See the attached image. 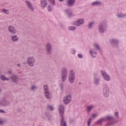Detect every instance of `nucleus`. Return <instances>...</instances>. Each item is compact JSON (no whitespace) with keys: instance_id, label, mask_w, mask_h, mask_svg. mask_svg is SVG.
<instances>
[{"instance_id":"1","label":"nucleus","mask_w":126,"mask_h":126,"mask_svg":"<svg viewBox=\"0 0 126 126\" xmlns=\"http://www.w3.org/2000/svg\"><path fill=\"white\" fill-rule=\"evenodd\" d=\"M108 28V21L107 20H103L101 22L97 27V30L99 33L103 34L105 33Z\"/></svg>"},{"instance_id":"2","label":"nucleus","mask_w":126,"mask_h":126,"mask_svg":"<svg viewBox=\"0 0 126 126\" xmlns=\"http://www.w3.org/2000/svg\"><path fill=\"white\" fill-rule=\"evenodd\" d=\"M94 48L91 49L89 51V54L93 59L96 58V56L97 55L96 51H101L100 46H99L97 43L94 44Z\"/></svg>"},{"instance_id":"3","label":"nucleus","mask_w":126,"mask_h":126,"mask_svg":"<svg viewBox=\"0 0 126 126\" xmlns=\"http://www.w3.org/2000/svg\"><path fill=\"white\" fill-rule=\"evenodd\" d=\"M68 74V71L67 68L65 67H63L61 68V76L62 82H64L67 78V75Z\"/></svg>"},{"instance_id":"4","label":"nucleus","mask_w":126,"mask_h":126,"mask_svg":"<svg viewBox=\"0 0 126 126\" xmlns=\"http://www.w3.org/2000/svg\"><path fill=\"white\" fill-rule=\"evenodd\" d=\"M75 72H74V70L73 69H70L69 71L68 79L69 82L71 84L74 83V81H75Z\"/></svg>"},{"instance_id":"5","label":"nucleus","mask_w":126,"mask_h":126,"mask_svg":"<svg viewBox=\"0 0 126 126\" xmlns=\"http://www.w3.org/2000/svg\"><path fill=\"white\" fill-rule=\"evenodd\" d=\"M102 92L104 97L108 98L110 95V87L107 84L103 85L102 88Z\"/></svg>"},{"instance_id":"6","label":"nucleus","mask_w":126,"mask_h":126,"mask_svg":"<svg viewBox=\"0 0 126 126\" xmlns=\"http://www.w3.org/2000/svg\"><path fill=\"white\" fill-rule=\"evenodd\" d=\"M100 73L104 80L107 82L111 81V77H110V75L107 73L106 71L104 70H101Z\"/></svg>"},{"instance_id":"7","label":"nucleus","mask_w":126,"mask_h":126,"mask_svg":"<svg viewBox=\"0 0 126 126\" xmlns=\"http://www.w3.org/2000/svg\"><path fill=\"white\" fill-rule=\"evenodd\" d=\"M11 103V101L7 100L5 98L0 99V107H6Z\"/></svg>"},{"instance_id":"8","label":"nucleus","mask_w":126,"mask_h":126,"mask_svg":"<svg viewBox=\"0 0 126 126\" xmlns=\"http://www.w3.org/2000/svg\"><path fill=\"white\" fill-rule=\"evenodd\" d=\"M52 44L50 42H47L45 45V50L47 55H51L52 54Z\"/></svg>"},{"instance_id":"9","label":"nucleus","mask_w":126,"mask_h":126,"mask_svg":"<svg viewBox=\"0 0 126 126\" xmlns=\"http://www.w3.org/2000/svg\"><path fill=\"white\" fill-rule=\"evenodd\" d=\"M73 24L75 26L79 27V26H81V25L84 24V19H79L77 21H74Z\"/></svg>"},{"instance_id":"10","label":"nucleus","mask_w":126,"mask_h":126,"mask_svg":"<svg viewBox=\"0 0 126 126\" xmlns=\"http://www.w3.org/2000/svg\"><path fill=\"white\" fill-rule=\"evenodd\" d=\"M70 101H71V95H67L65 96H64L63 98V102L65 104V105H67V104H69V103H70Z\"/></svg>"},{"instance_id":"11","label":"nucleus","mask_w":126,"mask_h":126,"mask_svg":"<svg viewBox=\"0 0 126 126\" xmlns=\"http://www.w3.org/2000/svg\"><path fill=\"white\" fill-rule=\"evenodd\" d=\"M35 63V58L33 57H30L28 58V64L31 67L34 66Z\"/></svg>"},{"instance_id":"12","label":"nucleus","mask_w":126,"mask_h":126,"mask_svg":"<svg viewBox=\"0 0 126 126\" xmlns=\"http://www.w3.org/2000/svg\"><path fill=\"white\" fill-rule=\"evenodd\" d=\"M58 110L61 118L64 117L63 113H64V107L63 106V105L62 104H60L58 107Z\"/></svg>"},{"instance_id":"13","label":"nucleus","mask_w":126,"mask_h":126,"mask_svg":"<svg viewBox=\"0 0 126 126\" xmlns=\"http://www.w3.org/2000/svg\"><path fill=\"white\" fill-rule=\"evenodd\" d=\"M110 43L114 48H118V45H119V40L118 39H112L110 40Z\"/></svg>"},{"instance_id":"14","label":"nucleus","mask_w":126,"mask_h":126,"mask_svg":"<svg viewBox=\"0 0 126 126\" xmlns=\"http://www.w3.org/2000/svg\"><path fill=\"white\" fill-rule=\"evenodd\" d=\"M64 12L66 15L69 18H71V17H73V16H74V15H73V14L72 13V11H71L70 9H67L65 10Z\"/></svg>"},{"instance_id":"15","label":"nucleus","mask_w":126,"mask_h":126,"mask_svg":"<svg viewBox=\"0 0 126 126\" xmlns=\"http://www.w3.org/2000/svg\"><path fill=\"white\" fill-rule=\"evenodd\" d=\"M8 30L11 34H16V33H17V31L15 28L12 26H9L8 27Z\"/></svg>"},{"instance_id":"16","label":"nucleus","mask_w":126,"mask_h":126,"mask_svg":"<svg viewBox=\"0 0 126 126\" xmlns=\"http://www.w3.org/2000/svg\"><path fill=\"white\" fill-rule=\"evenodd\" d=\"M75 0H68L66 2L67 6H68V7L73 6L75 4Z\"/></svg>"},{"instance_id":"17","label":"nucleus","mask_w":126,"mask_h":126,"mask_svg":"<svg viewBox=\"0 0 126 126\" xmlns=\"http://www.w3.org/2000/svg\"><path fill=\"white\" fill-rule=\"evenodd\" d=\"M61 120L60 125V126H67V124H66V122L64 120V117H61Z\"/></svg>"},{"instance_id":"18","label":"nucleus","mask_w":126,"mask_h":126,"mask_svg":"<svg viewBox=\"0 0 126 126\" xmlns=\"http://www.w3.org/2000/svg\"><path fill=\"white\" fill-rule=\"evenodd\" d=\"M10 79L12 82L16 83L18 81V76L16 75H13L10 77Z\"/></svg>"},{"instance_id":"19","label":"nucleus","mask_w":126,"mask_h":126,"mask_svg":"<svg viewBox=\"0 0 126 126\" xmlns=\"http://www.w3.org/2000/svg\"><path fill=\"white\" fill-rule=\"evenodd\" d=\"M26 3L27 4L28 8H29L30 10H31L32 11H34V8H33L30 2H29V1H26Z\"/></svg>"},{"instance_id":"20","label":"nucleus","mask_w":126,"mask_h":126,"mask_svg":"<svg viewBox=\"0 0 126 126\" xmlns=\"http://www.w3.org/2000/svg\"><path fill=\"white\" fill-rule=\"evenodd\" d=\"M40 4L41 8H42V9H44V8L46 7V6L47 5V1H46V0H41Z\"/></svg>"},{"instance_id":"21","label":"nucleus","mask_w":126,"mask_h":126,"mask_svg":"<svg viewBox=\"0 0 126 126\" xmlns=\"http://www.w3.org/2000/svg\"><path fill=\"white\" fill-rule=\"evenodd\" d=\"M94 85H99L100 84V77L94 78Z\"/></svg>"},{"instance_id":"22","label":"nucleus","mask_w":126,"mask_h":126,"mask_svg":"<svg viewBox=\"0 0 126 126\" xmlns=\"http://www.w3.org/2000/svg\"><path fill=\"white\" fill-rule=\"evenodd\" d=\"M19 40V37L17 35H11V40L12 42H17Z\"/></svg>"},{"instance_id":"23","label":"nucleus","mask_w":126,"mask_h":126,"mask_svg":"<svg viewBox=\"0 0 126 126\" xmlns=\"http://www.w3.org/2000/svg\"><path fill=\"white\" fill-rule=\"evenodd\" d=\"M94 25L95 22L94 21L89 22L88 25V29H92L93 27L94 26Z\"/></svg>"},{"instance_id":"24","label":"nucleus","mask_w":126,"mask_h":126,"mask_svg":"<svg viewBox=\"0 0 126 126\" xmlns=\"http://www.w3.org/2000/svg\"><path fill=\"white\" fill-rule=\"evenodd\" d=\"M105 121V119L104 118H101L100 119L97 120L95 122V124L96 125H101V124H102V123H104Z\"/></svg>"},{"instance_id":"25","label":"nucleus","mask_w":126,"mask_h":126,"mask_svg":"<svg viewBox=\"0 0 126 126\" xmlns=\"http://www.w3.org/2000/svg\"><path fill=\"white\" fill-rule=\"evenodd\" d=\"M45 96L47 99H51V94H50V92H44Z\"/></svg>"},{"instance_id":"26","label":"nucleus","mask_w":126,"mask_h":126,"mask_svg":"<svg viewBox=\"0 0 126 126\" xmlns=\"http://www.w3.org/2000/svg\"><path fill=\"white\" fill-rule=\"evenodd\" d=\"M0 79L1 80H3V81H8V80H9V79L8 78L5 77V76L3 75L0 76Z\"/></svg>"},{"instance_id":"27","label":"nucleus","mask_w":126,"mask_h":126,"mask_svg":"<svg viewBox=\"0 0 126 126\" xmlns=\"http://www.w3.org/2000/svg\"><path fill=\"white\" fill-rule=\"evenodd\" d=\"M106 120H107L108 121H111V120H113L114 119V117L112 116H106L105 118H104Z\"/></svg>"},{"instance_id":"28","label":"nucleus","mask_w":126,"mask_h":126,"mask_svg":"<svg viewBox=\"0 0 126 126\" xmlns=\"http://www.w3.org/2000/svg\"><path fill=\"white\" fill-rule=\"evenodd\" d=\"M92 5H101V2L100 1H94L92 3Z\"/></svg>"},{"instance_id":"29","label":"nucleus","mask_w":126,"mask_h":126,"mask_svg":"<svg viewBox=\"0 0 126 126\" xmlns=\"http://www.w3.org/2000/svg\"><path fill=\"white\" fill-rule=\"evenodd\" d=\"M70 53L71 54V55H75V53H76V50H75V49L74 48H72L71 49Z\"/></svg>"},{"instance_id":"30","label":"nucleus","mask_w":126,"mask_h":126,"mask_svg":"<svg viewBox=\"0 0 126 126\" xmlns=\"http://www.w3.org/2000/svg\"><path fill=\"white\" fill-rule=\"evenodd\" d=\"M43 89L44 90V92H47L49 91V87L47 85H44Z\"/></svg>"},{"instance_id":"31","label":"nucleus","mask_w":126,"mask_h":126,"mask_svg":"<svg viewBox=\"0 0 126 126\" xmlns=\"http://www.w3.org/2000/svg\"><path fill=\"white\" fill-rule=\"evenodd\" d=\"M94 106L93 105H90V106H88L87 107V112H90V111H91V110H92V109H93V107Z\"/></svg>"},{"instance_id":"32","label":"nucleus","mask_w":126,"mask_h":126,"mask_svg":"<svg viewBox=\"0 0 126 126\" xmlns=\"http://www.w3.org/2000/svg\"><path fill=\"white\" fill-rule=\"evenodd\" d=\"M68 29L70 31H74V30H76V28L75 27L69 26L68 27Z\"/></svg>"},{"instance_id":"33","label":"nucleus","mask_w":126,"mask_h":126,"mask_svg":"<svg viewBox=\"0 0 126 126\" xmlns=\"http://www.w3.org/2000/svg\"><path fill=\"white\" fill-rule=\"evenodd\" d=\"M2 11L4 12V13H5V14H9V10L2 9Z\"/></svg>"},{"instance_id":"34","label":"nucleus","mask_w":126,"mask_h":126,"mask_svg":"<svg viewBox=\"0 0 126 126\" xmlns=\"http://www.w3.org/2000/svg\"><path fill=\"white\" fill-rule=\"evenodd\" d=\"M47 10L48 11H49L50 12H51V11H53V7L51 5H49L47 7Z\"/></svg>"},{"instance_id":"35","label":"nucleus","mask_w":126,"mask_h":126,"mask_svg":"<svg viewBox=\"0 0 126 126\" xmlns=\"http://www.w3.org/2000/svg\"><path fill=\"white\" fill-rule=\"evenodd\" d=\"M47 109L50 110V111H54V107L52 105H48Z\"/></svg>"},{"instance_id":"36","label":"nucleus","mask_w":126,"mask_h":126,"mask_svg":"<svg viewBox=\"0 0 126 126\" xmlns=\"http://www.w3.org/2000/svg\"><path fill=\"white\" fill-rule=\"evenodd\" d=\"M93 78H97L99 77H98V72H94L93 73Z\"/></svg>"},{"instance_id":"37","label":"nucleus","mask_w":126,"mask_h":126,"mask_svg":"<svg viewBox=\"0 0 126 126\" xmlns=\"http://www.w3.org/2000/svg\"><path fill=\"white\" fill-rule=\"evenodd\" d=\"M92 121V118H90L88 120L87 123H88V126H90V124H91V121Z\"/></svg>"},{"instance_id":"38","label":"nucleus","mask_w":126,"mask_h":126,"mask_svg":"<svg viewBox=\"0 0 126 126\" xmlns=\"http://www.w3.org/2000/svg\"><path fill=\"white\" fill-rule=\"evenodd\" d=\"M50 3H51L52 5L55 6L56 3H55V0H48Z\"/></svg>"},{"instance_id":"39","label":"nucleus","mask_w":126,"mask_h":126,"mask_svg":"<svg viewBox=\"0 0 126 126\" xmlns=\"http://www.w3.org/2000/svg\"><path fill=\"white\" fill-rule=\"evenodd\" d=\"M117 16L118 18H123V13L117 14Z\"/></svg>"},{"instance_id":"40","label":"nucleus","mask_w":126,"mask_h":126,"mask_svg":"<svg viewBox=\"0 0 126 126\" xmlns=\"http://www.w3.org/2000/svg\"><path fill=\"white\" fill-rule=\"evenodd\" d=\"M61 90H63V83L61 82L60 84Z\"/></svg>"},{"instance_id":"41","label":"nucleus","mask_w":126,"mask_h":126,"mask_svg":"<svg viewBox=\"0 0 126 126\" xmlns=\"http://www.w3.org/2000/svg\"><path fill=\"white\" fill-rule=\"evenodd\" d=\"M114 116L117 118V119H119V112H116L114 113Z\"/></svg>"},{"instance_id":"42","label":"nucleus","mask_w":126,"mask_h":126,"mask_svg":"<svg viewBox=\"0 0 126 126\" xmlns=\"http://www.w3.org/2000/svg\"><path fill=\"white\" fill-rule=\"evenodd\" d=\"M78 57L79 59H82V58H83V56L82 54H78Z\"/></svg>"},{"instance_id":"43","label":"nucleus","mask_w":126,"mask_h":126,"mask_svg":"<svg viewBox=\"0 0 126 126\" xmlns=\"http://www.w3.org/2000/svg\"><path fill=\"white\" fill-rule=\"evenodd\" d=\"M114 123L113 122H108L107 124V126H111V125H113Z\"/></svg>"},{"instance_id":"44","label":"nucleus","mask_w":126,"mask_h":126,"mask_svg":"<svg viewBox=\"0 0 126 126\" xmlns=\"http://www.w3.org/2000/svg\"><path fill=\"white\" fill-rule=\"evenodd\" d=\"M0 113H2L3 114H4V113H5V112L4 110L0 109Z\"/></svg>"},{"instance_id":"45","label":"nucleus","mask_w":126,"mask_h":126,"mask_svg":"<svg viewBox=\"0 0 126 126\" xmlns=\"http://www.w3.org/2000/svg\"><path fill=\"white\" fill-rule=\"evenodd\" d=\"M92 118H95V117H96V114H92Z\"/></svg>"},{"instance_id":"46","label":"nucleus","mask_w":126,"mask_h":126,"mask_svg":"<svg viewBox=\"0 0 126 126\" xmlns=\"http://www.w3.org/2000/svg\"><path fill=\"white\" fill-rule=\"evenodd\" d=\"M3 124V121L0 120V125H2Z\"/></svg>"},{"instance_id":"47","label":"nucleus","mask_w":126,"mask_h":126,"mask_svg":"<svg viewBox=\"0 0 126 126\" xmlns=\"http://www.w3.org/2000/svg\"><path fill=\"white\" fill-rule=\"evenodd\" d=\"M123 17H126V13L123 14Z\"/></svg>"},{"instance_id":"48","label":"nucleus","mask_w":126,"mask_h":126,"mask_svg":"<svg viewBox=\"0 0 126 126\" xmlns=\"http://www.w3.org/2000/svg\"><path fill=\"white\" fill-rule=\"evenodd\" d=\"M12 71H8L7 72V73H8V74H10V73H11Z\"/></svg>"},{"instance_id":"49","label":"nucleus","mask_w":126,"mask_h":126,"mask_svg":"<svg viewBox=\"0 0 126 126\" xmlns=\"http://www.w3.org/2000/svg\"><path fill=\"white\" fill-rule=\"evenodd\" d=\"M32 90H34V89H35V86H32Z\"/></svg>"},{"instance_id":"50","label":"nucleus","mask_w":126,"mask_h":126,"mask_svg":"<svg viewBox=\"0 0 126 126\" xmlns=\"http://www.w3.org/2000/svg\"><path fill=\"white\" fill-rule=\"evenodd\" d=\"M17 66H18L19 67L20 66V64H17Z\"/></svg>"},{"instance_id":"51","label":"nucleus","mask_w":126,"mask_h":126,"mask_svg":"<svg viewBox=\"0 0 126 126\" xmlns=\"http://www.w3.org/2000/svg\"><path fill=\"white\" fill-rule=\"evenodd\" d=\"M79 85H81L82 84V83L81 82H80L79 83Z\"/></svg>"},{"instance_id":"52","label":"nucleus","mask_w":126,"mask_h":126,"mask_svg":"<svg viewBox=\"0 0 126 126\" xmlns=\"http://www.w3.org/2000/svg\"><path fill=\"white\" fill-rule=\"evenodd\" d=\"M59 0V1H63V0Z\"/></svg>"},{"instance_id":"53","label":"nucleus","mask_w":126,"mask_h":126,"mask_svg":"<svg viewBox=\"0 0 126 126\" xmlns=\"http://www.w3.org/2000/svg\"><path fill=\"white\" fill-rule=\"evenodd\" d=\"M1 92V89H0V93Z\"/></svg>"},{"instance_id":"54","label":"nucleus","mask_w":126,"mask_h":126,"mask_svg":"<svg viewBox=\"0 0 126 126\" xmlns=\"http://www.w3.org/2000/svg\"><path fill=\"white\" fill-rule=\"evenodd\" d=\"M33 1H35V0H32Z\"/></svg>"},{"instance_id":"55","label":"nucleus","mask_w":126,"mask_h":126,"mask_svg":"<svg viewBox=\"0 0 126 126\" xmlns=\"http://www.w3.org/2000/svg\"><path fill=\"white\" fill-rule=\"evenodd\" d=\"M70 123H72V121H70Z\"/></svg>"}]
</instances>
